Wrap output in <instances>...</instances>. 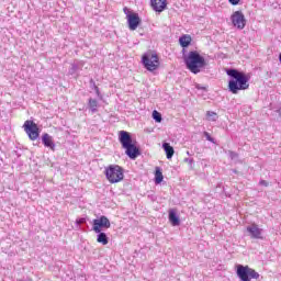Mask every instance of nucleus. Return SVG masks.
Instances as JSON below:
<instances>
[{
	"instance_id": "nucleus-1",
	"label": "nucleus",
	"mask_w": 281,
	"mask_h": 281,
	"mask_svg": "<svg viewBox=\"0 0 281 281\" xmlns=\"http://www.w3.org/2000/svg\"><path fill=\"white\" fill-rule=\"evenodd\" d=\"M228 80V91L233 94L238 93V91H245L249 89V77L238 69L229 68L226 70Z\"/></svg>"
},
{
	"instance_id": "nucleus-2",
	"label": "nucleus",
	"mask_w": 281,
	"mask_h": 281,
	"mask_svg": "<svg viewBox=\"0 0 281 281\" xmlns=\"http://www.w3.org/2000/svg\"><path fill=\"white\" fill-rule=\"evenodd\" d=\"M184 65L191 74H201L205 67H207V61L199 52L191 50L187 56H184Z\"/></svg>"
},
{
	"instance_id": "nucleus-3",
	"label": "nucleus",
	"mask_w": 281,
	"mask_h": 281,
	"mask_svg": "<svg viewBox=\"0 0 281 281\" xmlns=\"http://www.w3.org/2000/svg\"><path fill=\"white\" fill-rule=\"evenodd\" d=\"M119 142L125 150V155L130 159H135L142 155V151H139V148L135 143L133 142V136L131 135L130 132L126 131H120L119 132Z\"/></svg>"
},
{
	"instance_id": "nucleus-4",
	"label": "nucleus",
	"mask_w": 281,
	"mask_h": 281,
	"mask_svg": "<svg viewBox=\"0 0 281 281\" xmlns=\"http://www.w3.org/2000/svg\"><path fill=\"white\" fill-rule=\"evenodd\" d=\"M105 178L110 183L124 181V169L120 165H110L104 168Z\"/></svg>"
},
{
	"instance_id": "nucleus-5",
	"label": "nucleus",
	"mask_w": 281,
	"mask_h": 281,
	"mask_svg": "<svg viewBox=\"0 0 281 281\" xmlns=\"http://www.w3.org/2000/svg\"><path fill=\"white\" fill-rule=\"evenodd\" d=\"M237 278L241 281H251V280H258L260 278V273H258L256 270L249 268V266H237Z\"/></svg>"
},
{
	"instance_id": "nucleus-6",
	"label": "nucleus",
	"mask_w": 281,
	"mask_h": 281,
	"mask_svg": "<svg viewBox=\"0 0 281 281\" xmlns=\"http://www.w3.org/2000/svg\"><path fill=\"white\" fill-rule=\"evenodd\" d=\"M142 63L147 71H155L159 67V56L153 53H146L142 57Z\"/></svg>"
},
{
	"instance_id": "nucleus-7",
	"label": "nucleus",
	"mask_w": 281,
	"mask_h": 281,
	"mask_svg": "<svg viewBox=\"0 0 281 281\" xmlns=\"http://www.w3.org/2000/svg\"><path fill=\"white\" fill-rule=\"evenodd\" d=\"M23 128L31 142H36V139H38L41 132L38 131V125L34 123V121H25Z\"/></svg>"
},
{
	"instance_id": "nucleus-8",
	"label": "nucleus",
	"mask_w": 281,
	"mask_h": 281,
	"mask_svg": "<svg viewBox=\"0 0 281 281\" xmlns=\"http://www.w3.org/2000/svg\"><path fill=\"white\" fill-rule=\"evenodd\" d=\"M124 14H126L127 25L132 32H135L137 27H139V23H142V19H139V14L131 13L128 8L123 9Z\"/></svg>"
},
{
	"instance_id": "nucleus-9",
	"label": "nucleus",
	"mask_w": 281,
	"mask_h": 281,
	"mask_svg": "<svg viewBox=\"0 0 281 281\" xmlns=\"http://www.w3.org/2000/svg\"><path fill=\"white\" fill-rule=\"evenodd\" d=\"M109 227H111V222L109 221V217L104 215L92 221V229L95 234H100L102 229H109Z\"/></svg>"
},
{
	"instance_id": "nucleus-10",
	"label": "nucleus",
	"mask_w": 281,
	"mask_h": 281,
	"mask_svg": "<svg viewBox=\"0 0 281 281\" xmlns=\"http://www.w3.org/2000/svg\"><path fill=\"white\" fill-rule=\"evenodd\" d=\"M231 21L237 30H245V25H247V20L245 19L243 11H235L231 16Z\"/></svg>"
},
{
	"instance_id": "nucleus-11",
	"label": "nucleus",
	"mask_w": 281,
	"mask_h": 281,
	"mask_svg": "<svg viewBox=\"0 0 281 281\" xmlns=\"http://www.w3.org/2000/svg\"><path fill=\"white\" fill-rule=\"evenodd\" d=\"M246 229L250 238H254L255 240H262V228L258 227V224H251L250 226H247Z\"/></svg>"
},
{
	"instance_id": "nucleus-12",
	"label": "nucleus",
	"mask_w": 281,
	"mask_h": 281,
	"mask_svg": "<svg viewBox=\"0 0 281 281\" xmlns=\"http://www.w3.org/2000/svg\"><path fill=\"white\" fill-rule=\"evenodd\" d=\"M150 5L155 12H164L168 7L167 0H150Z\"/></svg>"
},
{
	"instance_id": "nucleus-13",
	"label": "nucleus",
	"mask_w": 281,
	"mask_h": 281,
	"mask_svg": "<svg viewBox=\"0 0 281 281\" xmlns=\"http://www.w3.org/2000/svg\"><path fill=\"white\" fill-rule=\"evenodd\" d=\"M82 67H85V61L82 60H75L70 68L68 69L69 76H76L79 71H82Z\"/></svg>"
},
{
	"instance_id": "nucleus-14",
	"label": "nucleus",
	"mask_w": 281,
	"mask_h": 281,
	"mask_svg": "<svg viewBox=\"0 0 281 281\" xmlns=\"http://www.w3.org/2000/svg\"><path fill=\"white\" fill-rule=\"evenodd\" d=\"M42 143L45 148H49L50 150H56V144L54 143V137L49 134L45 133L42 135Z\"/></svg>"
},
{
	"instance_id": "nucleus-15",
	"label": "nucleus",
	"mask_w": 281,
	"mask_h": 281,
	"mask_svg": "<svg viewBox=\"0 0 281 281\" xmlns=\"http://www.w3.org/2000/svg\"><path fill=\"white\" fill-rule=\"evenodd\" d=\"M169 222L173 227L181 225V221L179 220V216L177 215V212H175V210L169 211Z\"/></svg>"
},
{
	"instance_id": "nucleus-16",
	"label": "nucleus",
	"mask_w": 281,
	"mask_h": 281,
	"mask_svg": "<svg viewBox=\"0 0 281 281\" xmlns=\"http://www.w3.org/2000/svg\"><path fill=\"white\" fill-rule=\"evenodd\" d=\"M162 148L166 153L167 159H172V157H175V147H172L170 143H164Z\"/></svg>"
},
{
	"instance_id": "nucleus-17",
	"label": "nucleus",
	"mask_w": 281,
	"mask_h": 281,
	"mask_svg": "<svg viewBox=\"0 0 281 281\" xmlns=\"http://www.w3.org/2000/svg\"><path fill=\"white\" fill-rule=\"evenodd\" d=\"M179 43L181 45V47H190L191 43H192V36L190 35H182L180 38H179Z\"/></svg>"
},
{
	"instance_id": "nucleus-18",
	"label": "nucleus",
	"mask_w": 281,
	"mask_h": 281,
	"mask_svg": "<svg viewBox=\"0 0 281 281\" xmlns=\"http://www.w3.org/2000/svg\"><path fill=\"white\" fill-rule=\"evenodd\" d=\"M97 243H100L101 245H109V237L106 236V233H97Z\"/></svg>"
},
{
	"instance_id": "nucleus-19",
	"label": "nucleus",
	"mask_w": 281,
	"mask_h": 281,
	"mask_svg": "<svg viewBox=\"0 0 281 281\" xmlns=\"http://www.w3.org/2000/svg\"><path fill=\"white\" fill-rule=\"evenodd\" d=\"M88 108L90 109L91 113H98V100L90 98L88 101Z\"/></svg>"
},
{
	"instance_id": "nucleus-20",
	"label": "nucleus",
	"mask_w": 281,
	"mask_h": 281,
	"mask_svg": "<svg viewBox=\"0 0 281 281\" xmlns=\"http://www.w3.org/2000/svg\"><path fill=\"white\" fill-rule=\"evenodd\" d=\"M164 181V173L161 172V169L159 167L156 168L155 171V183H161Z\"/></svg>"
},
{
	"instance_id": "nucleus-21",
	"label": "nucleus",
	"mask_w": 281,
	"mask_h": 281,
	"mask_svg": "<svg viewBox=\"0 0 281 281\" xmlns=\"http://www.w3.org/2000/svg\"><path fill=\"white\" fill-rule=\"evenodd\" d=\"M206 120L209 122H216V120H218V114H216V112L207 111L206 112Z\"/></svg>"
},
{
	"instance_id": "nucleus-22",
	"label": "nucleus",
	"mask_w": 281,
	"mask_h": 281,
	"mask_svg": "<svg viewBox=\"0 0 281 281\" xmlns=\"http://www.w3.org/2000/svg\"><path fill=\"white\" fill-rule=\"evenodd\" d=\"M153 119L155 120V122H161V113H159L157 110L153 111Z\"/></svg>"
},
{
	"instance_id": "nucleus-23",
	"label": "nucleus",
	"mask_w": 281,
	"mask_h": 281,
	"mask_svg": "<svg viewBox=\"0 0 281 281\" xmlns=\"http://www.w3.org/2000/svg\"><path fill=\"white\" fill-rule=\"evenodd\" d=\"M203 136L207 142H211V144H216V140L214 139V137H212L207 132H204Z\"/></svg>"
},
{
	"instance_id": "nucleus-24",
	"label": "nucleus",
	"mask_w": 281,
	"mask_h": 281,
	"mask_svg": "<svg viewBox=\"0 0 281 281\" xmlns=\"http://www.w3.org/2000/svg\"><path fill=\"white\" fill-rule=\"evenodd\" d=\"M85 223H87V218H85V217L78 218V220L76 221V224H77V225H85Z\"/></svg>"
},
{
	"instance_id": "nucleus-25",
	"label": "nucleus",
	"mask_w": 281,
	"mask_h": 281,
	"mask_svg": "<svg viewBox=\"0 0 281 281\" xmlns=\"http://www.w3.org/2000/svg\"><path fill=\"white\" fill-rule=\"evenodd\" d=\"M228 155H229L231 159H238V153H236V151H229Z\"/></svg>"
},
{
	"instance_id": "nucleus-26",
	"label": "nucleus",
	"mask_w": 281,
	"mask_h": 281,
	"mask_svg": "<svg viewBox=\"0 0 281 281\" xmlns=\"http://www.w3.org/2000/svg\"><path fill=\"white\" fill-rule=\"evenodd\" d=\"M184 162L192 166V164H194V158H184Z\"/></svg>"
},
{
	"instance_id": "nucleus-27",
	"label": "nucleus",
	"mask_w": 281,
	"mask_h": 281,
	"mask_svg": "<svg viewBox=\"0 0 281 281\" xmlns=\"http://www.w3.org/2000/svg\"><path fill=\"white\" fill-rule=\"evenodd\" d=\"M259 184L263 186L265 188H269V182L266 180H260Z\"/></svg>"
},
{
	"instance_id": "nucleus-28",
	"label": "nucleus",
	"mask_w": 281,
	"mask_h": 281,
	"mask_svg": "<svg viewBox=\"0 0 281 281\" xmlns=\"http://www.w3.org/2000/svg\"><path fill=\"white\" fill-rule=\"evenodd\" d=\"M232 5H238L240 3V0H228Z\"/></svg>"
},
{
	"instance_id": "nucleus-29",
	"label": "nucleus",
	"mask_w": 281,
	"mask_h": 281,
	"mask_svg": "<svg viewBox=\"0 0 281 281\" xmlns=\"http://www.w3.org/2000/svg\"><path fill=\"white\" fill-rule=\"evenodd\" d=\"M93 87H94V91H95L97 95H100V88H98V86H95L94 82H93Z\"/></svg>"
},
{
	"instance_id": "nucleus-30",
	"label": "nucleus",
	"mask_w": 281,
	"mask_h": 281,
	"mask_svg": "<svg viewBox=\"0 0 281 281\" xmlns=\"http://www.w3.org/2000/svg\"><path fill=\"white\" fill-rule=\"evenodd\" d=\"M277 113L279 114V117H281V108L277 110Z\"/></svg>"
},
{
	"instance_id": "nucleus-31",
	"label": "nucleus",
	"mask_w": 281,
	"mask_h": 281,
	"mask_svg": "<svg viewBox=\"0 0 281 281\" xmlns=\"http://www.w3.org/2000/svg\"><path fill=\"white\" fill-rule=\"evenodd\" d=\"M187 155H188L189 157H192V154H191L190 151H187Z\"/></svg>"
}]
</instances>
